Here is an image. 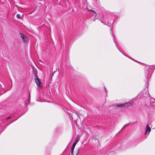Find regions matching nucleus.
Here are the masks:
<instances>
[{"label": "nucleus", "instance_id": "f257e3e1", "mask_svg": "<svg viewBox=\"0 0 155 155\" xmlns=\"http://www.w3.org/2000/svg\"><path fill=\"white\" fill-rule=\"evenodd\" d=\"M34 74L35 77V81L36 82L37 86L39 87L42 88V87L41 84H42V83L41 82L40 80L38 78V77L37 74V71H34Z\"/></svg>", "mask_w": 155, "mask_h": 155}, {"label": "nucleus", "instance_id": "f03ea898", "mask_svg": "<svg viewBox=\"0 0 155 155\" xmlns=\"http://www.w3.org/2000/svg\"><path fill=\"white\" fill-rule=\"evenodd\" d=\"M79 138H78L77 139H75V141L74 142V143H73L72 146V147H71V155H73V151H74V148H75V146L76 144H77V143L78 142V141L79 140Z\"/></svg>", "mask_w": 155, "mask_h": 155}, {"label": "nucleus", "instance_id": "7ed1b4c3", "mask_svg": "<svg viewBox=\"0 0 155 155\" xmlns=\"http://www.w3.org/2000/svg\"><path fill=\"white\" fill-rule=\"evenodd\" d=\"M19 34L20 36L23 40V42L25 43H26L28 40V38L27 37L21 33H20Z\"/></svg>", "mask_w": 155, "mask_h": 155}, {"label": "nucleus", "instance_id": "20e7f679", "mask_svg": "<svg viewBox=\"0 0 155 155\" xmlns=\"http://www.w3.org/2000/svg\"><path fill=\"white\" fill-rule=\"evenodd\" d=\"M132 102H129L123 104H118L116 105V106L118 107L127 106L131 104H132Z\"/></svg>", "mask_w": 155, "mask_h": 155}, {"label": "nucleus", "instance_id": "39448f33", "mask_svg": "<svg viewBox=\"0 0 155 155\" xmlns=\"http://www.w3.org/2000/svg\"><path fill=\"white\" fill-rule=\"evenodd\" d=\"M152 68H150L151 69H152ZM150 68H147L145 70L144 73H145V76L147 79V81H148V74L149 73V70L150 69Z\"/></svg>", "mask_w": 155, "mask_h": 155}, {"label": "nucleus", "instance_id": "423d86ee", "mask_svg": "<svg viewBox=\"0 0 155 155\" xmlns=\"http://www.w3.org/2000/svg\"><path fill=\"white\" fill-rule=\"evenodd\" d=\"M112 27L110 28V33L111 34L112 36L113 37V41H114V42L115 43V45H116V46L117 48L118 49V50H119L120 51V50L119 48L117 46V43H116V42L115 40V39L114 38V34H113V32L112 31Z\"/></svg>", "mask_w": 155, "mask_h": 155}, {"label": "nucleus", "instance_id": "0eeeda50", "mask_svg": "<svg viewBox=\"0 0 155 155\" xmlns=\"http://www.w3.org/2000/svg\"><path fill=\"white\" fill-rule=\"evenodd\" d=\"M103 17V16L102 15H100L98 16L97 18L99 20H100L101 21V23L104 24V22H103V20H102Z\"/></svg>", "mask_w": 155, "mask_h": 155}, {"label": "nucleus", "instance_id": "6e6552de", "mask_svg": "<svg viewBox=\"0 0 155 155\" xmlns=\"http://www.w3.org/2000/svg\"><path fill=\"white\" fill-rule=\"evenodd\" d=\"M151 128L148 124H147L146 127V132L145 134H146L147 132H150L151 131Z\"/></svg>", "mask_w": 155, "mask_h": 155}, {"label": "nucleus", "instance_id": "1a4fd4ad", "mask_svg": "<svg viewBox=\"0 0 155 155\" xmlns=\"http://www.w3.org/2000/svg\"><path fill=\"white\" fill-rule=\"evenodd\" d=\"M30 94L28 96V98L25 101V104L26 105H28L30 102Z\"/></svg>", "mask_w": 155, "mask_h": 155}, {"label": "nucleus", "instance_id": "9d476101", "mask_svg": "<svg viewBox=\"0 0 155 155\" xmlns=\"http://www.w3.org/2000/svg\"><path fill=\"white\" fill-rule=\"evenodd\" d=\"M88 11L89 12H91L93 13V15H94L96 17L97 16V13L94 10H88Z\"/></svg>", "mask_w": 155, "mask_h": 155}, {"label": "nucleus", "instance_id": "9b49d317", "mask_svg": "<svg viewBox=\"0 0 155 155\" xmlns=\"http://www.w3.org/2000/svg\"><path fill=\"white\" fill-rule=\"evenodd\" d=\"M148 94H149V93H147V92H145V94H143V96L144 97H146L148 96Z\"/></svg>", "mask_w": 155, "mask_h": 155}, {"label": "nucleus", "instance_id": "f8f14e48", "mask_svg": "<svg viewBox=\"0 0 155 155\" xmlns=\"http://www.w3.org/2000/svg\"><path fill=\"white\" fill-rule=\"evenodd\" d=\"M16 16L18 19H19L21 18V15L19 14H17Z\"/></svg>", "mask_w": 155, "mask_h": 155}, {"label": "nucleus", "instance_id": "ddd939ff", "mask_svg": "<svg viewBox=\"0 0 155 155\" xmlns=\"http://www.w3.org/2000/svg\"><path fill=\"white\" fill-rule=\"evenodd\" d=\"M75 115H76L80 119V116L79 115V114L77 112H75L74 113Z\"/></svg>", "mask_w": 155, "mask_h": 155}, {"label": "nucleus", "instance_id": "4468645a", "mask_svg": "<svg viewBox=\"0 0 155 155\" xmlns=\"http://www.w3.org/2000/svg\"><path fill=\"white\" fill-rule=\"evenodd\" d=\"M11 116H9V117H7V118H6V119H4V120H8V119H9L10 118H11Z\"/></svg>", "mask_w": 155, "mask_h": 155}, {"label": "nucleus", "instance_id": "2eb2a0df", "mask_svg": "<svg viewBox=\"0 0 155 155\" xmlns=\"http://www.w3.org/2000/svg\"><path fill=\"white\" fill-rule=\"evenodd\" d=\"M129 124H127L126 125H124V126L123 127V128H125V127H127L128 125Z\"/></svg>", "mask_w": 155, "mask_h": 155}, {"label": "nucleus", "instance_id": "dca6fc26", "mask_svg": "<svg viewBox=\"0 0 155 155\" xmlns=\"http://www.w3.org/2000/svg\"><path fill=\"white\" fill-rule=\"evenodd\" d=\"M78 152H79V150H78V151H77V153H76V155H78Z\"/></svg>", "mask_w": 155, "mask_h": 155}, {"label": "nucleus", "instance_id": "f3484780", "mask_svg": "<svg viewBox=\"0 0 155 155\" xmlns=\"http://www.w3.org/2000/svg\"><path fill=\"white\" fill-rule=\"evenodd\" d=\"M18 119V118H17V119H16V120H14L11 123H12V122H13L14 121H15V120H16L17 119Z\"/></svg>", "mask_w": 155, "mask_h": 155}, {"label": "nucleus", "instance_id": "a211bd4d", "mask_svg": "<svg viewBox=\"0 0 155 155\" xmlns=\"http://www.w3.org/2000/svg\"><path fill=\"white\" fill-rule=\"evenodd\" d=\"M97 19V18H94V21H95V19Z\"/></svg>", "mask_w": 155, "mask_h": 155}, {"label": "nucleus", "instance_id": "6ab92c4d", "mask_svg": "<svg viewBox=\"0 0 155 155\" xmlns=\"http://www.w3.org/2000/svg\"><path fill=\"white\" fill-rule=\"evenodd\" d=\"M105 91L107 93V91H106V88H105Z\"/></svg>", "mask_w": 155, "mask_h": 155}, {"label": "nucleus", "instance_id": "aec40b11", "mask_svg": "<svg viewBox=\"0 0 155 155\" xmlns=\"http://www.w3.org/2000/svg\"><path fill=\"white\" fill-rule=\"evenodd\" d=\"M119 51L120 52V51L119 50ZM120 51H121L120 50ZM120 52H121V53H122L124 54H124H123V53H122V52L121 51H120Z\"/></svg>", "mask_w": 155, "mask_h": 155}, {"label": "nucleus", "instance_id": "412c9836", "mask_svg": "<svg viewBox=\"0 0 155 155\" xmlns=\"http://www.w3.org/2000/svg\"><path fill=\"white\" fill-rule=\"evenodd\" d=\"M113 22H112V23H111V24L112 25V24H113Z\"/></svg>", "mask_w": 155, "mask_h": 155}, {"label": "nucleus", "instance_id": "4be33fe9", "mask_svg": "<svg viewBox=\"0 0 155 155\" xmlns=\"http://www.w3.org/2000/svg\"><path fill=\"white\" fill-rule=\"evenodd\" d=\"M11 82L12 84V80H11Z\"/></svg>", "mask_w": 155, "mask_h": 155}, {"label": "nucleus", "instance_id": "5701e85b", "mask_svg": "<svg viewBox=\"0 0 155 155\" xmlns=\"http://www.w3.org/2000/svg\"><path fill=\"white\" fill-rule=\"evenodd\" d=\"M10 123L9 124H8L7 125H8L9 124H10Z\"/></svg>", "mask_w": 155, "mask_h": 155}]
</instances>
